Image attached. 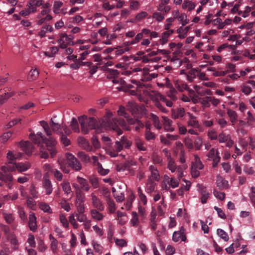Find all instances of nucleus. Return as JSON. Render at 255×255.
Listing matches in <instances>:
<instances>
[{
  "mask_svg": "<svg viewBox=\"0 0 255 255\" xmlns=\"http://www.w3.org/2000/svg\"><path fill=\"white\" fill-rule=\"evenodd\" d=\"M40 125L43 127L46 135L49 136L48 138H45L42 135L40 132H38L36 134L34 133H31L29 134V138L40 147V156L42 158H47L48 154L47 151L45 150L43 146V143H45L47 147V149L50 152L51 157H53L56 153L55 149V145L56 141L55 139L51 136V131L49 127L48 124L42 121L39 122Z\"/></svg>",
  "mask_w": 255,
  "mask_h": 255,
  "instance_id": "f257e3e1",
  "label": "nucleus"
},
{
  "mask_svg": "<svg viewBox=\"0 0 255 255\" xmlns=\"http://www.w3.org/2000/svg\"><path fill=\"white\" fill-rule=\"evenodd\" d=\"M100 128L106 130H114L119 135L122 134L123 131L119 128L118 125H120L126 130H130V128L124 119H117L113 117V113L110 111L107 112L106 115L104 117L102 121H100Z\"/></svg>",
  "mask_w": 255,
  "mask_h": 255,
  "instance_id": "f03ea898",
  "label": "nucleus"
},
{
  "mask_svg": "<svg viewBox=\"0 0 255 255\" xmlns=\"http://www.w3.org/2000/svg\"><path fill=\"white\" fill-rule=\"evenodd\" d=\"M166 157L167 169L172 173L176 172L178 178L181 179L184 175L183 171L187 168L186 165L177 166L175 163V160L171 157L170 154H167L166 155Z\"/></svg>",
  "mask_w": 255,
  "mask_h": 255,
  "instance_id": "7ed1b4c3",
  "label": "nucleus"
},
{
  "mask_svg": "<svg viewBox=\"0 0 255 255\" xmlns=\"http://www.w3.org/2000/svg\"><path fill=\"white\" fill-rule=\"evenodd\" d=\"M150 71H151V70H150L149 69L147 68L141 69L140 68L137 67L134 68L132 70L124 71L122 72V74L129 76L135 72H140V75L143 76V78L142 79V80L150 81L152 79H154L157 76V74L155 73H150L149 72Z\"/></svg>",
  "mask_w": 255,
  "mask_h": 255,
  "instance_id": "20e7f679",
  "label": "nucleus"
},
{
  "mask_svg": "<svg viewBox=\"0 0 255 255\" xmlns=\"http://www.w3.org/2000/svg\"><path fill=\"white\" fill-rule=\"evenodd\" d=\"M78 120L82 132L84 134H87L90 129L96 127L97 121L93 118H88L86 116L83 115L79 117Z\"/></svg>",
  "mask_w": 255,
  "mask_h": 255,
  "instance_id": "39448f33",
  "label": "nucleus"
},
{
  "mask_svg": "<svg viewBox=\"0 0 255 255\" xmlns=\"http://www.w3.org/2000/svg\"><path fill=\"white\" fill-rule=\"evenodd\" d=\"M207 156L208 157L209 160H213V167H216L220 161V157L219 156V152L218 150L212 148L209 150Z\"/></svg>",
  "mask_w": 255,
  "mask_h": 255,
  "instance_id": "423d86ee",
  "label": "nucleus"
},
{
  "mask_svg": "<svg viewBox=\"0 0 255 255\" xmlns=\"http://www.w3.org/2000/svg\"><path fill=\"white\" fill-rule=\"evenodd\" d=\"M66 157L70 166L74 170L79 171L81 169V165L76 157L71 153H67Z\"/></svg>",
  "mask_w": 255,
  "mask_h": 255,
  "instance_id": "0eeeda50",
  "label": "nucleus"
},
{
  "mask_svg": "<svg viewBox=\"0 0 255 255\" xmlns=\"http://www.w3.org/2000/svg\"><path fill=\"white\" fill-rule=\"evenodd\" d=\"M198 191L200 195L201 202L202 204L207 203V200L210 196L209 192L206 189V187L203 184H198L197 185Z\"/></svg>",
  "mask_w": 255,
  "mask_h": 255,
  "instance_id": "6e6552de",
  "label": "nucleus"
},
{
  "mask_svg": "<svg viewBox=\"0 0 255 255\" xmlns=\"http://www.w3.org/2000/svg\"><path fill=\"white\" fill-rule=\"evenodd\" d=\"M37 8L35 7L33 3V0H29L26 4V8L21 11L19 14L23 16H26L29 15L31 13L36 12Z\"/></svg>",
  "mask_w": 255,
  "mask_h": 255,
  "instance_id": "1a4fd4ad",
  "label": "nucleus"
},
{
  "mask_svg": "<svg viewBox=\"0 0 255 255\" xmlns=\"http://www.w3.org/2000/svg\"><path fill=\"white\" fill-rule=\"evenodd\" d=\"M123 149V145L120 141H117L115 143V149L109 148L107 149V152L111 157H116L118 156V152L121 151Z\"/></svg>",
  "mask_w": 255,
  "mask_h": 255,
  "instance_id": "9d476101",
  "label": "nucleus"
},
{
  "mask_svg": "<svg viewBox=\"0 0 255 255\" xmlns=\"http://www.w3.org/2000/svg\"><path fill=\"white\" fill-rule=\"evenodd\" d=\"M131 82L132 84L135 85V86L130 85V84H128L127 85V87L128 89L135 87L136 91L130 90L129 91L130 94L132 95H137L138 94L137 93H139L140 95L141 94L140 93L141 92V89H142L143 88V87L144 86V85H142L140 82H138L137 80H133V79L131 80Z\"/></svg>",
  "mask_w": 255,
  "mask_h": 255,
  "instance_id": "9b49d317",
  "label": "nucleus"
},
{
  "mask_svg": "<svg viewBox=\"0 0 255 255\" xmlns=\"http://www.w3.org/2000/svg\"><path fill=\"white\" fill-rule=\"evenodd\" d=\"M136 164L135 160L133 158H129L126 162L117 167V170L119 171H123L126 170H129L130 167L135 166Z\"/></svg>",
  "mask_w": 255,
  "mask_h": 255,
  "instance_id": "f8f14e48",
  "label": "nucleus"
},
{
  "mask_svg": "<svg viewBox=\"0 0 255 255\" xmlns=\"http://www.w3.org/2000/svg\"><path fill=\"white\" fill-rule=\"evenodd\" d=\"M135 199V195L132 191H130L128 195L126 198V201L124 204V207H122V210L126 209L127 211L130 210L132 207V203Z\"/></svg>",
  "mask_w": 255,
  "mask_h": 255,
  "instance_id": "ddd939ff",
  "label": "nucleus"
},
{
  "mask_svg": "<svg viewBox=\"0 0 255 255\" xmlns=\"http://www.w3.org/2000/svg\"><path fill=\"white\" fill-rule=\"evenodd\" d=\"M19 146L25 152L26 154H30L33 151L34 147L32 144L28 141H21L18 143Z\"/></svg>",
  "mask_w": 255,
  "mask_h": 255,
  "instance_id": "4468645a",
  "label": "nucleus"
},
{
  "mask_svg": "<svg viewBox=\"0 0 255 255\" xmlns=\"http://www.w3.org/2000/svg\"><path fill=\"white\" fill-rule=\"evenodd\" d=\"M91 202L93 206L99 211H103L104 209V206L102 203L101 200L92 193L91 195Z\"/></svg>",
  "mask_w": 255,
  "mask_h": 255,
  "instance_id": "2eb2a0df",
  "label": "nucleus"
},
{
  "mask_svg": "<svg viewBox=\"0 0 255 255\" xmlns=\"http://www.w3.org/2000/svg\"><path fill=\"white\" fill-rule=\"evenodd\" d=\"M70 39L66 34L62 33L60 36V38L58 40L59 47L62 49L66 48L70 42Z\"/></svg>",
  "mask_w": 255,
  "mask_h": 255,
  "instance_id": "dca6fc26",
  "label": "nucleus"
},
{
  "mask_svg": "<svg viewBox=\"0 0 255 255\" xmlns=\"http://www.w3.org/2000/svg\"><path fill=\"white\" fill-rule=\"evenodd\" d=\"M28 226L30 230L35 231L37 228L36 224V218L34 213L30 212L28 217Z\"/></svg>",
  "mask_w": 255,
  "mask_h": 255,
  "instance_id": "f3484780",
  "label": "nucleus"
},
{
  "mask_svg": "<svg viewBox=\"0 0 255 255\" xmlns=\"http://www.w3.org/2000/svg\"><path fill=\"white\" fill-rule=\"evenodd\" d=\"M78 142L79 145L86 151H90L92 150V147L91 145L83 137H79L78 138Z\"/></svg>",
  "mask_w": 255,
  "mask_h": 255,
  "instance_id": "a211bd4d",
  "label": "nucleus"
},
{
  "mask_svg": "<svg viewBox=\"0 0 255 255\" xmlns=\"http://www.w3.org/2000/svg\"><path fill=\"white\" fill-rule=\"evenodd\" d=\"M42 186L46 195H50L52 192V185L51 182L48 178H43Z\"/></svg>",
  "mask_w": 255,
  "mask_h": 255,
  "instance_id": "6ab92c4d",
  "label": "nucleus"
},
{
  "mask_svg": "<svg viewBox=\"0 0 255 255\" xmlns=\"http://www.w3.org/2000/svg\"><path fill=\"white\" fill-rule=\"evenodd\" d=\"M172 239L174 242H177L178 241L185 242L186 238L184 234L183 230L182 229L179 231L174 232L173 234Z\"/></svg>",
  "mask_w": 255,
  "mask_h": 255,
  "instance_id": "aec40b11",
  "label": "nucleus"
},
{
  "mask_svg": "<svg viewBox=\"0 0 255 255\" xmlns=\"http://www.w3.org/2000/svg\"><path fill=\"white\" fill-rule=\"evenodd\" d=\"M217 186L221 189H227L229 187L228 181L218 175L216 177Z\"/></svg>",
  "mask_w": 255,
  "mask_h": 255,
  "instance_id": "412c9836",
  "label": "nucleus"
},
{
  "mask_svg": "<svg viewBox=\"0 0 255 255\" xmlns=\"http://www.w3.org/2000/svg\"><path fill=\"white\" fill-rule=\"evenodd\" d=\"M163 124L165 130L167 131H173L174 128L172 126V121L166 117L162 116Z\"/></svg>",
  "mask_w": 255,
  "mask_h": 255,
  "instance_id": "4be33fe9",
  "label": "nucleus"
},
{
  "mask_svg": "<svg viewBox=\"0 0 255 255\" xmlns=\"http://www.w3.org/2000/svg\"><path fill=\"white\" fill-rule=\"evenodd\" d=\"M77 181L81 186V189H82L83 190L86 192L89 191L90 189V186L89 185L87 180L82 177L77 176Z\"/></svg>",
  "mask_w": 255,
  "mask_h": 255,
  "instance_id": "5701e85b",
  "label": "nucleus"
},
{
  "mask_svg": "<svg viewBox=\"0 0 255 255\" xmlns=\"http://www.w3.org/2000/svg\"><path fill=\"white\" fill-rule=\"evenodd\" d=\"M31 167V164L28 162H19L15 163L16 169L20 172L27 171Z\"/></svg>",
  "mask_w": 255,
  "mask_h": 255,
  "instance_id": "b1692460",
  "label": "nucleus"
},
{
  "mask_svg": "<svg viewBox=\"0 0 255 255\" xmlns=\"http://www.w3.org/2000/svg\"><path fill=\"white\" fill-rule=\"evenodd\" d=\"M43 170L44 172L43 178H48L50 174H52L55 168L48 163H45L43 165Z\"/></svg>",
  "mask_w": 255,
  "mask_h": 255,
  "instance_id": "393cba45",
  "label": "nucleus"
},
{
  "mask_svg": "<svg viewBox=\"0 0 255 255\" xmlns=\"http://www.w3.org/2000/svg\"><path fill=\"white\" fill-rule=\"evenodd\" d=\"M62 191L64 194L69 195L72 192L70 182L67 180H64L60 184Z\"/></svg>",
  "mask_w": 255,
  "mask_h": 255,
  "instance_id": "a878e982",
  "label": "nucleus"
},
{
  "mask_svg": "<svg viewBox=\"0 0 255 255\" xmlns=\"http://www.w3.org/2000/svg\"><path fill=\"white\" fill-rule=\"evenodd\" d=\"M90 213L92 218L97 221H102L104 217V215L96 209L91 210Z\"/></svg>",
  "mask_w": 255,
  "mask_h": 255,
  "instance_id": "bb28decb",
  "label": "nucleus"
},
{
  "mask_svg": "<svg viewBox=\"0 0 255 255\" xmlns=\"http://www.w3.org/2000/svg\"><path fill=\"white\" fill-rule=\"evenodd\" d=\"M127 108L132 115H136L138 113V106L135 103L132 101H130L128 103Z\"/></svg>",
  "mask_w": 255,
  "mask_h": 255,
  "instance_id": "cd10ccee",
  "label": "nucleus"
},
{
  "mask_svg": "<svg viewBox=\"0 0 255 255\" xmlns=\"http://www.w3.org/2000/svg\"><path fill=\"white\" fill-rule=\"evenodd\" d=\"M142 39V34L141 33H138L136 35L134 38H133L132 40L130 41H127L125 42L123 46L124 47H128L131 45H134L137 43L139 42L140 40Z\"/></svg>",
  "mask_w": 255,
  "mask_h": 255,
  "instance_id": "c85d7f7f",
  "label": "nucleus"
},
{
  "mask_svg": "<svg viewBox=\"0 0 255 255\" xmlns=\"http://www.w3.org/2000/svg\"><path fill=\"white\" fill-rule=\"evenodd\" d=\"M198 69H199L192 68L189 71L188 73L186 75L187 79L188 81L192 82L193 81L194 79L197 77Z\"/></svg>",
  "mask_w": 255,
  "mask_h": 255,
  "instance_id": "c756f323",
  "label": "nucleus"
},
{
  "mask_svg": "<svg viewBox=\"0 0 255 255\" xmlns=\"http://www.w3.org/2000/svg\"><path fill=\"white\" fill-rule=\"evenodd\" d=\"M195 6V3L191 0H184L182 5V8L183 9H187L188 11H191L194 9Z\"/></svg>",
  "mask_w": 255,
  "mask_h": 255,
  "instance_id": "7c9ffc66",
  "label": "nucleus"
},
{
  "mask_svg": "<svg viewBox=\"0 0 255 255\" xmlns=\"http://www.w3.org/2000/svg\"><path fill=\"white\" fill-rule=\"evenodd\" d=\"M170 182L171 178L166 174L164 175L162 182V189L165 190H168L170 188Z\"/></svg>",
  "mask_w": 255,
  "mask_h": 255,
  "instance_id": "2f4dec72",
  "label": "nucleus"
},
{
  "mask_svg": "<svg viewBox=\"0 0 255 255\" xmlns=\"http://www.w3.org/2000/svg\"><path fill=\"white\" fill-rule=\"evenodd\" d=\"M227 115L232 125H234L238 120V115L236 112L232 110H228Z\"/></svg>",
  "mask_w": 255,
  "mask_h": 255,
  "instance_id": "473e14b6",
  "label": "nucleus"
},
{
  "mask_svg": "<svg viewBox=\"0 0 255 255\" xmlns=\"http://www.w3.org/2000/svg\"><path fill=\"white\" fill-rule=\"evenodd\" d=\"M76 201L75 203H83L85 200V195L83 193L81 190L76 191Z\"/></svg>",
  "mask_w": 255,
  "mask_h": 255,
  "instance_id": "72a5a7b5",
  "label": "nucleus"
},
{
  "mask_svg": "<svg viewBox=\"0 0 255 255\" xmlns=\"http://www.w3.org/2000/svg\"><path fill=\"white\" fill-rule=\"evenodd\" d=\"M134 143L137 148L141 151H145L146 150V147L144 146V141L139 137H135L134 139Z\"/></svg>",
  "mask_w": 255,
  "mask_h": 255,
  "instance_id": "f704fd0d",
  "label": "nucleus"
},
{
  "mask_svg": "<svg viewBox=\"0 0 255 255\" xmlns=\"http://www.w3.org/2000/svg\"><path fill=\"white\" fill-rule=\"evenodd\" d=\"M173 32V30H166V31L162 33L161 38L160 39V40H159V43L162 45L165 44L168 41V38L169 35H170L171 34H172Z\"/></svg>",
  "mask_w": 255,
  "mask_h": 255,
  "instance_id": "c9c22d12",
  "label": "nucleus"
},
{
  "mask_svg": "<svg viewBox=\"0 0 255 255\" xmlns=\"http://www.w3.org/2000/svg\"><path fill=\"white\" fill-rule=\"evenodd\" d=\"M207 71L213 72V75L215 77H220L226 75L228 73V71H217L216 68L214 67H209L207 69Z\"/></svg>",
  "mask_w": 255,
  "mask_h": 255,
  "instance_id": "e433bc0d",
  "label": "nucleus"
},
{
  "mask_svg": "<svg viewBox=\"0 0 255 255\" xmlns=\"http://www.w3.org/2000/svg\"><path fill=\"white\" fill-rule=\"evenodd\" d=\"M175 86L179 91L181 92L188 89L187 85L180 80L175 81Z\"/></svg>",
  "mask_w": 255,
  "mask_h": 255,
  "instance_id": "4c0bfd02",
  "label": "nucleus"
},
{
  "mask_svg": "<svg viewBox=\"0 0 255 255\" xmlns=\"http://www.w3.org/2000/svg\"><path fill=\"white\" fill-rule=\"evenodd\" d=\"M106 73L107 77L109 79L116 78L119 74V72L117 70L109 68L107 69Z\"/></svg>",
  "mask_w": 255,
  "mask_h": 255,
  "instance_id": "58836bf2",
  "label": "nucleus"
},
{
  "mask_svg": "<svg viewBox=\"0 0 255 255\" xmlns=\"http://www.w3.org/2000/svg\"><path fill=\"white\" fill-rule=\"evenodd\" d=\"M149 170L151 172L152 177L156 181H159L160 175L157 168L154 166L151 165L149 166Z\"/></svg>",
  "mask_w": 255,
  "mask_h": 255,
  "instance_id": "ea45409f",
  "label": "nucleus"
},
{
  "mask_svg": "<svg viewBox=\"0 0 255 255\" xmlns=\"http://www.w3.org/2000/svg\"><path fill=\"white\" fill-rule=\"evenodd\" d=\"M150 118L153 122L154 126L158 129H160L162 128V124L160 123L158 117L153 114H151Z\"/></svg>",
  "mask_w": 255,
  "mask_h": 255,
  "instance_id": "a19ab883",
  "label": "nucleus"
},
{
  "mask_svg": "<svg viewBox=\"0 0 255 255\" xmlns=\"http://www.w3.org/2000/svg\"><path fill=\"white\" fill-rule=\"evenodd\" d=\"M132 218L130 220V224L133 227H137L139 225V221L137 216V214L135 212H132L131 213Z\"/></svg>",
  "mask_w": 255,
  "mask_h": 255,
  "instance_id": "79ce46f5",
  "label": "nucleus"
},
{
  "mask_svg": "<svg viewBox=\"0 0 255 255\" xmlns=\"http://www.w3.org/2000/svg\"><path fill=\"white\" fill-rule=\"evenodd\" d=\"M185 115V111L183 108H179L176 111L173 112L172 117L175 119L182 118Z\"/></svg>",
  "mask_w": 255,
  "mask_h": 255,
  "instance_id": "37998d69",
  "label": "nucleus"
},
{
  "mask_svg": "<svg viewBox=\"0 0 255 255\" xmlns=\"http://www.w3.org/2000/svg\"><path fill=\"white\" fill-rule=\"evenodd\" d=\"M178 21L181 23L182 26H184L189 23V19H188L187 15L185 13H181L180 14L178 18Z\"/></svg>",
  "mask_w": 255,
  "mask_h": 255,
  "instance_id": "c03bdc74",
  "label": "nucleus"
},
{
  "mask_svg": "<svg viewBox=\"0 0 255 255\" xmlns=\"http://www.w3.org/2000/svg\"><path fill=\"white\" fill-rule=\"evenodd\" d=\"M39 208L44 212L52 213V211L49 205L45 202H40L39 203Z\"/></svg>",
  "mask_w": 255,
  "mask_h": 255,
  "instance_id": "a18cd8bd",
  "label": "nucleus"
},
{
  "mask_svg": "<svg viewBox=\"0 0 255 255\" xmlns=\"http://www.w3.org/2000/svg\"><path fill=\"white\" fill-rule=\"evenodd\" d=\"M12 176L10 174L3 175L0 172V185L1 181H4L5 183H8L12 181Z\"/></svg>",
  "mask_w": 255,
  "mask_h": 255,
  "instance_id": "49530a36",
  "label": "nucleus"
},
{
  "mask_svg": "<svg viewBox=\"0 0 255 255\" xmlns=\"http://www.w3.org/2000/svg\"><path fill=\"white\" fill-rule=\"evenodd\" d=\"M152 159L154 163L162 165L163 164V161L162 157L156 153H153L152 155Z\"/></svg>",
  "mask_w": 255,
  "mask_h": 255,
  "instance_id": "de8ad7c7",
  "label": "nucleus"
},
{
  "mask_svg": "<svg viewBox=\"0 0 255 255\" xmlns=\"http://www.w3.org/2000/svg\"><path fill=\"white\" fill-rule=\"evenodd\" d=\"M192 166H196L199 169L203 168V165L201 162L200 158L197 155H194V160L192 162Z\"/></svg>",
  "mask_w": 255,
  "mask_h": 255,
  "instance_id": "09e8293b",
  "label": "nucleus"
},
{
  "mask_svg": "<svg viewBox=\"0 0 255 255\" xmlns=\"http://www.w3.org/2000/svg\"><path fill=\"white\" fill-rule=\"evenodd\" d=\"M16 169L15 167V163L14 165L6 164V165L2 166L1 167V170L4 172L6 173L8 172H12Z\"/></svg>",
  "mask_w": 255,
  "mask_h": 255,
  "instance_id": "8fccbe9b",
  "label": "nucleus"
},
{
  "mask_svg": "<svg viewBox=\"0 0 255 255\" xmlns=\"http://www.w3.org/2000/svg\"><path fill=\"white\" fill-rule=\"evenodd\" d=\"M17 212L20 219L23 222H25L27 219V217L23 208L22 207L18 206L17 207Z\"/></svg>",
  "mask_w": 255,
  "mask_h": 255,
  "instance_id": "3c124183",
  "label": "nucleus"
},
{
  "mask_svg": "<svg viewBox=\"0 0 255 255\" xmlns=\"http://www.w3.org/2000/svg\"><path fill=\"white\" fill-rule=\"evenodd\" d=\"M108 209L110 213H113L116 210V205L114 201L110 198L107 200Z\"/></svg>",
  "mask_w": 255,
  "mask_h": 255,
  "instance_id": "603ef678",
  "label": "nucleus"
},
{
  "mask_svg": "<svg viewBox=\"0 0 255 255\" xmlns=\"http://www.w3.org/2000/svg\"><path fill=\"white\" fill-rule=\"evenodd\" d=\"M252 10V7L250 6H246L244 10L239 11L238 14L244 17H247L250 15Z\"/></svg>",
  "mask_w": 255,
  "mask_h": 255,
  "instance_id": "864d4df0",
  "label": "nucleus"
},
{
  "mask_svg": "<svg viewBox=\"0 0 255 255\" xmlns=\"http://www.w3.org/2000/svg\"><path fill=\"white\" fill-rule=\"evenodd\" d=\"M211 101V97L207 96L203 98L200 99V103L204 108L209 107L210 106V102Z\"/></svg>",
  "mask_w": 255,
  "mask_h": 255,
  "instance_id": "5fc2aeb1",
  "label": "nucleus"
},
{
  "mask_svg": "<svg viewBox=\"0 0 255 255\" xmlns=\"http://www.w3.org/2000/svg\"><path fill=\"white\" fill-rule=\"evenodd\" d=\"M147 15L148 14L146 12L141 11L136 15L133 22H139L142 19L146 18Z\"/></svg>",
  "mask_w": 255,
  "mask_h": 255,
  "instance_id": "6e6d98bb",
  "label": "nucleus"
},
{
  "mask_svg": "<svg viewBox=\"0 0 255 255\" xmlns=\"http://www.w3.org/2000/svg\"><path fill=\"white\" fill-rule=\"evenodd\" d=\"M63 4V3L61 1H55L53 4V12L56 14H58L60 12V8Z\"/></svg>",
  "mask_w": 255,
  "mask_h": 255,
  "instance_id": "4d7b16f0",
  "label": "nucleus"
},
{
  "mask_svg": "<svg viewBox=\"0 0 255 255\" xmlns=\"http://www.w3.org/2000/svg\"><path fill=\"white\" fill-rule=\"evenodd\" d=\"M50 126L53 131L57 133L61 134V132L60 131V125L58 124L54 123L52 119H51V120Z\"/></svg>",
  "mask_w": 255,
  "mask_h": 255,
  "instance_id": "13d9d810",
  "label": "nucleus"
},
{
  "mask_svg": "<svg viewBox=\"0 0 255 255\" xmlns=\"http://www.w3.org/2000/svg\"><path fill=\"white\" fill-rule=\"evenodd\" d=\"M38 18L39 19L37 21V24L39 25H40L45 21L51 20L52 19V16L50 14H47V15H45V17L42 16Z\"/></svg>",
  "mask_w": 255,
  "mask_h": 255,
  "instance_id": "bf43d9fd",
  "label": "nucleus"
},
{
  "mask_svg": "<svg viewBox=\"0 0 255 255\" xmlns=\"http://www.w3.org/2000/svg\"><path fill=\"white\" fill-rule=\"evenodd\" d=\"M230 137V134H226L224 132H221L218 136L219 142L224 143L227 141Z\"/></svg>",
  "mask_w": 255,
  "mask_h": 255,
  "instance_id": "052dcab7",
  "label": "nucleus"
},
{
  "mask_svg": "<svg viewBox=\"0 0 255 255\" xmlns=\"http://www.w3.org/2000/svg\"><path fill=\"white\" fill-rule=\"evenodd\" d=\"M203 144V140L201 137L197 136L194 140L195 148L196 150H199Z\"/></svg>",
  "mask_w": 255,
  "mask_h": 255,
  "instance_id": "680f3d73",
  "label": "nucleus"
},
{
  "mask_svg": "<svg viewBox=\"0 0 255 255\" xmlns=\"http://www.w3.org/2000/svg\"><path fill=\"white\" fill-rule=\"evenodd\" d=\"M27 243L29 245V247L30 248H34L36 246L34 237L32 235L29 234L27 240Z\"/></svg>",
  "mask_w": 255,
  "mask_h": 255,
  "instance_id": "e2e57ef3",
  "label": "nucleus"
},
{
  "mask_svg": "<svg viewBox=\"0 0 255 255\" xmlns=\"http://www.w3.org/2000/svg\"><path fill=\"white\" fill-rule=\"evenodd\" d=\"M218 235L225 241L227 242L229 240V236L222 229H218L217 230Z\"/></svg>",
  "mask_w": 255,
  "mask_h": 255,
  "instance_id": "0e129e2a",
  "label": "nucleus"
},
{
  "mask_svg": "<svg viewBox=\"0 0 255 255\" xmlns=\"http://www.w3.org/2000/svg\"><path fill=\"white\" fill-rule=\"evenodd\" d=\"M157 98L160 100L165 103L167 107H172L173 105L172 102L171 100H167L166 97H164L163 95L159 94L157 96Z\"/></svg>",
  "mask_w": 255,
  "mask_h": 255,
  "instance_id": "69168bd1",
  "label": "nucleus"
},
{
  "mask_svg": "<svg viewBox=\"0 0 255 255\" xmlns=\"http://www.w3.org/2000/svg\"><path fill=\"white\" fill-rule=\"evenodd\" d=\"M3 216L7 223L11 224L13 222L14 218L12 214L3 213Z\"/></svg>",
  "mask_w": 255,
  "mask_h": 255,
  "instance_id": "338daca9",
  "label": "nucleus"
},
{
  "mask_svg": "<svg viewBox=\"0 0 255 255\" xmlns=\"http://www.w3.org/2000/svg\"><path fill=\"white\" fill-rule=\"evenodd\" d=\"M11 135L12 133L10 131L3 133V134L0 137V142L3 143L6 142Z\"/></svg>",
  "mask_w": 255,
  "mask_h": 255,
  "instance_id": "774afa93",
  "label": "nucleus"
}]
</instances>
